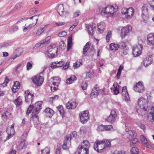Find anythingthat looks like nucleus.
<instances>
[{"label":"nucleus","instance_id":"aec40b11","mask_svg":"<svg viewBox=\"0 0 154 154\" xmlns=\"http://www.w3.org/2000/svg\"><path fill=\"white\" fill-rule=\"evenodd\" d=\"M99 88L97 85L92 89L91 94V98L96 97L99 94Z\"/></svg>","mask_w":154,"mask_h":154},{"label":"nucleus","instance_id":"5fc2aeb1","mask_svg":"<svg viewBox=\"0 0 154 154\" xmlns=\"http://www.w3.org/2000/svg\"><path fill=\"white\" fill-rule=\"evenodd\" d=\"M97 130L99 131H103L105 130V125H98L97 127Z\"/></svg>","mask_w":154,"mask_h":154},{"label":"nucleus","instance_id":"4468645a","mask_svg":"<svg viewBox=\"0 0 154 154\" xmlns=\"http://www.w3.org/2000/svg\"><path fill=\"white\" fill-rule=\"evenodd\" d=\"M140 139L142 144L145 147L150 149L154 147V146L151 145L148 141L147 139L143 135L141 136Z\"/></svg>","mask_w":154,"mask_h":154},{"label":"nucleus","instance_id":"9d476101","mask_svg":"<svg viewBox=\"0 0 154 154\" xmlns=\"http://www.w3.org/2000/svg\"><path fill=\"white\" fill-rule=\"evenodd\" d=\"M132 29V27L130 25H128L126 27H123L121 30V36L122 39L124 38L125 37L128 35L129 31Z\"/></svg>","mask_w":154,"mask_h":154},{"label":"nucleus","instance_id":"a18cd8bd","mask_svg":"<svg viewBox=\"0 0 154 154\" xmlns=\"http://www.w3.org/2000/svg\"><path fill=\"white\" fill-rule=\"evenodd\" d=\"M25 146V140H23L21 141L18 147L20 149H24L26 148Z\"/></svg>","mask_w":154,"mask_h":154},{"label":"nucleus","instance_id":"0e129e2a","mask_svg":"<svg viewBox=\"0 0 154 154\" xmlns=\"http://www.w3.org/2000/svg\"><path fill=\"white\" fill-rule=\"evenodd\" d=\"M32 110H33V106L30 105H29V107L27 109V110L26 113V114H29L31 112Z\"/></svg>","mask_w":154,"mask_h":154},{"label":"nucleus","instance_id":"2eb2a0df","mask_svg":"<svg viewBox=\"0 0 154 154\" xmlns=\"http://www.w3.org/2000/svg\"><path fill=\"white\" fill-rule=\"evenodd\" d=\"M78 104V102L76 100L68 102L66 104V107L68 109H74Z\"/></svg>","mask_w":154,"mask_h":154},{"label":"nucleus","instance_id":"603ef678","mask_svg":"<svg viewBox=\"0 0 154 154\" xmlns=\"http://www.w3.org/2000/svg\"><path fill=\"white\" fill-rule=\"evenodd\" d=\"M122 54L125 55H127L129 52V48L128 47H126L125 48H123L122 49Z\"/></svg>","mask_w":154,"mask_h":154},{"label":"nucleus","instance_id":"e433bc0d","mask_svg":"<svg viewBox=\"0 0 154 154\" xmlns=\"http://www.w3.org/2000/svg\"><path fill=\"white\" fill-rule=\"evenodd\" d=\"M48 25L45 26L44 27H41L39 29H38L36 33L35 36H39L45 30V27H47Z\"/></svg>","mask_w":154,"mask_h":154},{"label":"nucleus","instance_id":"9b49d317","mask_svg":"<svg viewBox=\"0 0 154 154\" xmlns=\"http://www.w3.org/2000/svg\"><path fill=\"white\" fill-rule=\"evenodd\" d=\"M43 77L39 75H38L33 78L32 81L33 83L38 86L41 85L43 82Z\"/></svg>","mask_w":154,"mask_h":154},{"label":"nucleus","instance_id":"c756f323","mask_svg":"<svg viewBox=\"0 0 154 154\" xmlns=\"http://www.w3.org/2000/svg\"><path fill=\"white\" fill-rule=\"evenodd\" d=\"M79 154H88V149H85V148H80L78 146V148Z\"/></svg>","mask_w":154,"mask_h":154},{"label":"nucleus","instance_id":"4c0bfd02","mask_svg":"<svg viewBox=\"0 0 154 154\" xmlns=\"http://www.w3.org/2000/svg\"><path fill=\"white\" fill-rule=\"evenodd\" d=\"M76 77L74 75H72L70 78H68L66 80V83L67 84H70L76 80Z\"/></svg>","mask_w":154,"mask_h":154},{"label":"nucleus","instance_id":"7ed1b4c3","mask_svg":"<svg viewBox=\"0 0 154 154\" xmlns=\"http://www.w3.org/2000/svg\"><path fill=\"white\" fill-rule=\"evenodd\" d=\"M138 104L140 108L146 111H149L151 107L148 100L144 97H140L138 100Z\"/></svg>","mask_w":154,"mask_h":154},{"label":"nucleus","instance_id":"6e6d98bb","mask_svg":"<svg viewBox=\"0 0 154 154\" xmlns=\"http://www.w3.org/2000/svg\"><path fill=\"white\" fill-rule=\"evenodd\" d=\"M88 87V83L86 82H83L81 85V88L83 90H85Z\"/></svg>","mask_w":154,"mask_h":154},{"label":"nucleus","instance_id":"6e6552de","mask_svg":"<svg viewBox=\"0 0 154 154\" xmlns=\"http://www.w3.org/2000/svg\"><path fill=\"white\" fill-rule=\"evenodd\" d=\"M142 49V46L141 44H138L133 47L132 54L134 57L140 55Z\"/></svg>","mask_w":154,"mask_h":154},{"label":"nucleus","instance_id":"1a4fd4ad","mask_svg":"<svg viewBox=\"0 0 154 154\" xmlns=\"http://www.w3.org/2000/svg\"><path fill=\"white\" fill-rule=\"evenodd\" d=\"M57 11L61 16L63 17H67L68 15V12L66 10H65L63 4H60L58 6L57 8Z\"/></svg>","mask_w":154,"mask_h":154},{"label":"nucleus","instance_id":"ea45409f","mask_svg":"<svg viewBox=\"0 0 154 154\" xmlns=\"http://www.w3.org/2000/svg\"><path fill=\"white\" fill-rule=\"evenodd\" d=\"M57 108L60 113L63 117L64 116V111L63 106L62 105L59 106L57 107Z\"/></svg>","mask_w":154,"mask_h":154},{"label":"nucleus","instance_id":"79ce46f5","mask_svg":"<svg viewBox=\"0 0 154 154\" xmlns=\"http://www.w3.org/2000/svg\"><path fill=\"white\" fill-rule=\"evenodd\" d=\"M55 49L54 48H49V49L48 50V52H52V53L51 54H49L48 56L49 57H54V53L55 52V51H56L57 50V48H55Z\"/></svg>","mask_w":154,"mask_h":154},{"label":"nucleus","instance_id":"ddd939ff","mask_svg":"<svg viewBox=\"0 0 154 154\" xmlns=\"http://www.w3.org/2000/svg\"><path fill=\"white\" fill-rule=\"evenodd\" d=\"M116 117V111L114 110H112L110 115L106 118V120L108 122L112 123L115 121Z\"/></svg>","mask_w":154,"mask_h":154},{"label":"nucleus","instance_id":"de8ad7c7","mask_svg":"<svg viewBox=\"0 0 154 154\" xmlns=\"http://www.w3.org/2000/svg\"><path fill=\"white\" fill-rule=\"evenodd\" d=\"M152 10H154V0H147Z\"/></svg>","mask_w":154,"mask_h":154},{"label":"nucleus","instance_id":"13d9d810","mask_svg":"<svg viewBox=\"0 0 154 154\" xmlns=\"http://www.w3.org/2000/svg\"><path fill=\"white\" fill-rule=\"evenodd\" d=\"M39 15H35V16H33L30 17L29 18V19L32 20V21H33L32 23H34L35 22V19H36V18H37V21H37L36 23H37L38 20V17H39Z\"/></svg>","mask_w":154,"mask_h":154},{"label":"nucleus","instance_id":"393cba45","mask_svg":"<svg viewBox=\"0 0 154 154\" xmlns=\"http://www.w3.org/2000/svg\"><path fill=\"white\" fill-rule=\"evenodd\" d=\"M97 30L100 33L103 32L105 28V26L104 23L101 22L97 25Z\"/></svg>","mask_w":154,"mask_h":154},{"label":"nucleus","instance_id":"e2e57ef3","mask_svg":"<svg viewBox=\"0 0 154 154\" xmlns=\"http://www.w3.org/2000/svg\"><path fill=\"white\" fill-rule=\"evenodd\" d=\"M67 34V32L65 31H62L58 34V36L60 37H64Z\"/></svg>","mask_w":154,"mask_h":154},{"label":"nucleus","instance_id":"f257e3e1","mask_svg":"<svg viewBox=\"0 0 154 154\" xmlns=\"http://www.w3.org/2000/svg\"><path fill=\"white\" fill-rule=\"evenodd\" d=\"M111 145L110 142L107 139L102 140H97L94 144V149L98 152H100L104 148L106 147H109Z\"/></svg>","mask_w":154,"mask_h":154},{"label":"nucleus","instance_id":"bb28decb","mask_svg":"<svg viewBox=\"0 0 154 154\" xmlns=\"http://www.w3.org/2000/svg\"><path fill=\"white\" fill-rule=\"evenodd\" d=\"M38 114L36 113H33L32 117L31 118V121H32L34 125H37L38 122Z\"/></svg>","mask_w":154,"mask_h":154},{"label":"nucleus","instance_id":"f8f14e48","mask_svg":"<svg viewBox=\"0 0 154 154\" xmlns=\"http://www.w3.org/2000/svg\"><path fill=\"white\" fill-rule=\"evenodd\" d=\"M24 95L25 102L26 103L29 104L32 102L33 97H34L33 94H31L29 91H26L25 92Z\"/></svg>","mask_w":154,"mask_h":154},{"label":"nucleus","instance_id":"4d7b16f0","mask_svg":"<svg viewBox=\"0 0 154 154\" xmlns=\"http://www.w3.org/2000/svg\"><path fill=\"white\" fill-rule=\"evenodd\" d=\"M151 111L149 112L150 113L151 115L152 116V119L153 121L154 120V107L153 106H151L150 109Z\"/></svg>","mask_w":154,"mask_h":154},{"label":"nucleus","instance_id":"20e7f679","mask_svg":"<svg viewBox=\"0 0 154 154\" xmlns=\"http://www.w3.org/2000/svg\"><path fill=\"white\" fill-rule=\"evenodd\" d=\"M117 9L115 8L112 5H108L103 9L101 14L103 13L105 14H112L117 11Z\"/></svg>","mask_w":154,"mask_h":154},{"label":"nucleus","instance_id":"c85d7f7f","mask_svg":"<svg viewBox=\"0 0 154 154\" xmlns=\"http://www.w3.org/2000/svg\"><path fill=\"white\" fill-rule=\"evenodd\" d=\"M23 51L22 49L20 48L15 50L14 55L12 59L14 60L16 57H19L21 55Z\"/></svg>","mask_w":154,"mask_h":154},{"label":"nucleus","instance_id":"4be33fe9","mask_svg":"<svg viewBox=\"0 0 154 154\" xmlns=\"http://www.w3.org/2000/svg\"><path fill=\"white\" fill-rule=\"evenodd\" d=\"M86 26L87 28L89 34L91 35H93L95 29V24L93 23L92 25L86 24Z\"/></svg>","mask_w":154,"mask_h":154},{"label":"nucleus","instance_id":"473e14b6","mask_svg":"<svg viewBox=\"0 0 154 154\" xmlns=\"http://www.w3.org/2000/svg\"><path fill=\"white\" fill-rule=\"evenodd\" d=\"M11 113L8 111L4 112L2 115V117L4 121H6L9 119L11 115Z\"/></svg>","mask_w":154,"mask_h":154},{"label":"nucleus","instance_id":"f3484780","mask_svg":"<svg viewBox=\"0 0 154 154\" xmlns=\"http://www.w3.org/2000/svg\"><path fill=\"white\" fill-rule=\"evenodd\" d=\"M6 132L8 134V136L6 138V140H8L14 134L15 131L14 129V124L11 125L10 127L8 128Z\"/></svg>","mask_w":154,"mask_h":154},{"label":"nucleus","instance_id":"5701e85b","mask_svg":"<svg viewBox=\"0 0 154 154\" xmlns=\"http://www.w3.org/2000/svg\"><path fill=\"white\" fill-rule=\"evenodd\" d=\"M152 55H149L146 57L143 61V64L145 66H148L152 63Z\"/></svg>","mask_w":154,"mask_h":154},{"label":"nucleus","instance_id":"3c124183","mask_svg":"<svg viewBox=\"0 0 154 154\" xmlns=\"http://www.w3.org/2000/svg\"><path fill=\"white\" fill-rule=\"evenodd\" d=\"M20 84L18 81H16L14 84L13 86V88L14 89H18L20 88Z\"/></svg>","mask_w":154,"mask_h":154},{"label":"nucleus","instance_id":"69168bd1","mask_svg":"<svg viewBox=\"0 0 154 154\" xmlns=\"http://www.w3.org/2000/svg\"><path fill=\"white\" fill-rule=\"evenodd\" d=\"M81 14L80 11L79 10L75 11L73 14V17H76L79 16Z\"/></svg>","mask_w":154,"mask_h":154},{"label":"nucleus","instance_id":"09e8293b","mask_svg":"<svg viewBox=\"0 0 154 154\" xmlns=\"http://www.w3.org/2000/svg\"><path fill=\"white\" fill-rule=\"evenodd\" d=\"M131 152L133 154H138L139 151L137 148L135 147H133L131 150Z\"/></svg>","mask_w":154,"mask_h":154},{"label":"nucleus","instance_id":"680f3d73","mask_svg":"<svg viewBox=\"0 0 154 154\" xmlns=\"http://www.w3.org/2000/svg\"><path fill=\"white\" fill-rule=\"evenodd\" d=\"M119 47L122 49L123 48H124L128 47L124 42H122L120 44Z\"/></svg>","mask_w":154,"mask_h":154},{"label":"nucleus","instance_id":"c9c22d12","mask_svg":"<svg viewBox=\"0 0 154 154\" xmlns=\"http://www.w3.org/2000/svg\"><path fill=\"white\" fill-rule=\"evenodd\" d=\"M82 76L84 79L89 80L90 79L91 75L90 72H87L83 73Z\"/></svg>","mask_w":154,"mask_h":154},{"label":"nucleus","instance_id":"c03bdc74","mask_svg":"<svg viewBox=\"0 0 154 154\" xmlns=\"http://www.w3.org/2000/svg\"><path fill=\"white\" fill-rule=\"evenodd\" d=\"M82 65L81 60H77L76 62L73 63V67L75 68H77L79 67Z\"/></svg>","mask_w":154,"mask_h":154},{"label":"nucleus","instance_id":"a19ab883","mask_svg":"<svg viewBox=\"0 0 154 154\" xmlns=\"http://www.w3.org/2000/svg\"><path fill=\"white\" fill-rule=\"evenodd\" d=\"M68 45L67 47V50L69 51L72 47V37L71 36H69L68 37Z\"/></svg>","mask_w":154,"mask_h":154},{"label":"nucleus","instance_id":"49530a36","mask_svg":"<svg viewBox=\"0 0 154 154\" xmlns=\"http://www.w3.org/2000/svg\"><path fill=\"white\" fill-rule=\"evenodd\" d=\"M41 151L42 154H49L50 151L49 148L46 147L44 149H42Z\"/></svg>","mask_w":154,"mask_h":154},{"label":"nucleus","instance_id":"a878e982","mask_svg":"<svg viewBox=\"0 0 154 154\" xmlns=\"http://www.w3.org/2000/svg\"><path fill=\"white\" fill-rule=\"evenodd\" d=\"M113 86L114 87L113 91L114 94L115 95L118 94L119 93V88L120 87V86L116 82L114 83Z\"/></svg>","mask_w":154,"mask_h":154},{"label":"nucleus","instance_id":"a211bd4d","mask_svg":"<svg viewBox=\"0 0 154 154\" xmlns=\"http://www.w3.org/2000/svg\"><path fill=\"white\" fill-rule=\"evenodd\" d=\"M53 79L54 81L52 83L53 85L54 86H55L53 87L54 91L55 90H57L58 89V86L60 84L61 81L60 78L58 77H54L52 78Z\"/></svg>","mask_w":154,"mask_h":154},{"label":"nucleus","instance_id":"72a5a7b5","mask_svg":"<svg viewBox=\"0 0 154 154\" xmlns=\"http://www.w3.org/2000/svg\"><path fill=\"white\" fill-rule=\"evenodd\" d=\"M119 47L117 44L112 43L110 45L109 48L111 50L115 51L118 50Z\"/></svg>","mask_w":154,"mask_h":154},{"label":"nucleus","instance_id":"bf43d9fd","mask_svg":"<svg viewBox=\"0 0 154 154\" xmlns=\"http://www.w3.org/2000/svg\"><path fill=\"white\" fill-rule=\"evenodd\" d=\"M112 34L111 31H109L106 35V39L107 42H108L109 40V38L111 37Z\"/></svg>","mask_w":154,"mask_h":154},{"label":"nucleus","instance_id":"58836bf2","mask_svg":"<svg viewBox=\"0 0 154 154\" xmlns=\"http://www.w3.org/2000/svg\"><path fill=\"white\" fill-rule=\"evenodd\" d=\"M45 112L49 117L53 115L54 113L53 110L49 108H46L45 110Z\"/></svg>","mask_w":154,"mask_h":154},{"label":"nucleus","instance_id":"338daca9","mask_svg":"<svg viewBox=\"0 0 154 154\" xmlns=\"http://www.w3.org/2000/svg\"><path fill=\"white\" fill-rule=\"evenodd\" d=\"M43 43L42 42V41H41L39 42V43L36 44L35 46L33 47V49H35V48H38L39 47H40L41 45H43Z\"/></svg>","mask_w":154,"mask_h":154},{"label":"nucleus","instance_id":"774afa93","mask_svg":"<svg viewBox=\"0 0 154 154\" xmlns=\"http://www.w3.org/2000/svg\"><path fill=\"white\" fill-rule=\"evenodd\" d=\"M138 125L139 127L143 129L144 131L145 127L144 125L141 123H139L138 124Z\"/></svg>","mask_w":154,"mask_h":154},{"label":"nucleus","instance_id":"7c9ffc66","mask_svg":"<svg viewBox=\"0 0 154 154\" xmlns=\"http://www.w3.org/2000/svg\"><path fill=\"white\" fill-rule=\"evenodd\" d=\"M89 43V42H87L84 47L83 51H82V56H85L86 55V53L90 47Z\"/></svg>","mask_w":154,"mask_h":154},{"label":"nucleus","instance_id":"8fccbe9b","mask_svg":"<svg viewBox=\"0 0 154 154\" xmlns=\"http://www.w3.org/2000/svg\"><path fill=\"white\" fill-rule=\"evenodd\" d=\"M58 61H56L55 62L52 63L51 64V67L52 68H56L60 67V66L58 65L57 63H58Z\"/></svg>","mask_w":154,"mask_h":154},{"label":"nucleus","instance_id":"37998d69","mask_svg":"<svg viewBox=\"0 0 154 154\" xmlns=\"http://www.w3.org/2000/svg\"><path fill=\"white\" fill-rule=\"evenodd\" d=\"M22 100L20 97H19L14 101V103L17 106H19L22 103Z\"/></svg>","mask_w":154,"mask_h":154},{"label":"nucleus","instance_id":"2f4dec72","mask_svg":"<svg viewBox=\"0 0 154 154\" xmlns=\"http://www.w3.org/2000/svg\"><path fill=\"white\" fill-rule=\"evenodd\" d=\"M126 131L127 132L128 131V134L129 135L128 136V137L130 140H132L133 137H135V134L134 131L132 130L128 131H127L126 129Z\"/></svg>","mask_w":154,"mask_h":154},{"label":"nucleus","instance_id":"6ab92c4d","mask_svg":"<svg viewBox=\"0 0 154 154\" xmlns=\"http://www.w3.org/2000/svg\"><path fill=\"white\" fill-rule=\"evenodd\" d=\"M122 94L123 99L125 101H128L129 100L130 98L126 86H124L122 87Z\"/></svg>","mask_w":154,"mask_h":154},{"label":"nucleus","instance_id":"f03ea898","mask_svg":"<svg viewBox=\"0 0 154 154\" xmlns=\"http://www.w3.org/2000/svg\"><path fill=\"white\" fill-rule=\"evenodd\" d=\"M76 134L75 131L72 132L70 134L66 135L65 137L62 148L63 149H67L70 147L71 142L70 141L72 137H74Z\"/></svg>","mask_w":154,"mask_h":154},{"label":"nucleus","instance_id":"423d86ee","mask_svg":"<svg viewBox=\"0 0 154 154\" xmlns=\"http://www.w3.org/2000/svg\"><path fill=\"white\" fill-rule=\"evenodd\" d=\"M133 88L135 91L139 93L143 92L145 90L143 82H139L137 83L133 86Z\"/></svg>","mask_w":154,"mask_h":154},{"label":"nucleus","instance_id":"412c9836","mask_svg":"<svg viewBox=\"0 0 154 154\" xmlns=\"http://www.w3.org/2000/svg\"><path fill=\"white\" fill-rule=\"evenodd\" d=\"M147 44L154 47V33L149 34L147 37Z\"/></svg>","mask_w":154,"mask_h":154},{"label":"nucleus","instance_id":"cd10ccee","mask_svg":"<svg viewBox=\"0 0 154 154\" xmlns=\"http://www.w3.org/2000/svg\"><path fill=\"white\" fill-rule=\"evenodd\" d=\"M79 146L80 148H85L86 149H88L90 146V144L88 140H85L82 143L81 145Z\"/></svg>","mask_w":154,"mask_h":154},{"label":"nucleus","instance_id":"39448f33","mask_svg":"<svg viewBox=\"0 0 154 154\" xmlns=\"http://www.w3.org/2000/svg\"><path fill=\"white\" fill-rule=\"evenodd\" d=\"M150 8V7L147 5H144L142 7V17L143 20L146 21L149 19V15H148V11L149 9Z\"/></svg>","mask_w":154,"mask_h":154},{"label":"nucleus","instance_id":"f704fd0d","mask_svg":"<svg viewBox=\"0 0 154 154\" xmlns=\"http://www.w3.org/2000/svg\"><path fill=\"white\" fill-rule=\"evenodd\" d=\"M37 18H36V19H35V21L34 23H32L30 24L28 26H27V27H24L23 29V31L24 32H25L28 29H29L30 28H31L32 27L35 26L36 24V21H37Z\"/></svg>","mask_w":154,"mask_h":154},{"label":"nucleus","instance_id":"dca6fc26","mask_svg":"<svg viewBox=\"0 0 154 154\" xmlns=\"http://www.w3.org/2000/svg\"><path fill=\"white\" fill-rule=\"evenodd\" d=\"M42 105L41 102L36 103L33 106V113L38 114L39 110L42 109Z\"/></svg>","mask_w":154,"mask_h":154},{"label":"nucleus","instance_id":"052dcab7","mask_svg":"<svg viewBox=\"0 0 154 154\" xmlns=\"http://www.w3.org/2000/svg\"><path fill=\"white\" fill-rule=\"evenodd\" d=\"M131 140H132V142L130 143L131 146L133 145V144H136L138 142L137 139L135 137H133V138Z\"/></svg>","mask_w":154,"mask_h":154},{"label":"nucleus","instance_id":"864d4df0","mask_svg":"<svg viewBox=\"0 0 154 154\" xmlns=\"http://www.w3.org/2000/svg\"><path fill=\"white\" fill-rule=\"evenodd\" d=\"M51 38V37L50 36H48L45 39L42 41L43 44H48L50 42V40Z\"/></svg>","mask_w":154,"mask_h":154},{"label":"nucleus","instance_id":"0eeeda50","mask_svg":"<svg viewBox=\"0 0 154 154\" xmlns=\"http://www.w3.org/2000/svg\"><path fill=\"white\" fill-rule=\"evenodd\" d=\"M89 111L88 110H85L79 114L80 122L83 124L86 123L89 119L88 116Z\"/></svg>","mask_w":154,"mask_h":154},{"label":"nucleus","instance_id":"b1692460","mask_svg":"<svg viewBox=\"0 0 154 154\" xmlns=\"http://www.w3.org/2000/svg\"><path fill=\"white\" fill-rule=\"evenodd\" d=\"M134 13V10L132 8H128L127 14L125 15L126 18L127 19L131 18L133 16Z\"/></svg>","mask_w":154,"mask_h":154}]
</instances>
